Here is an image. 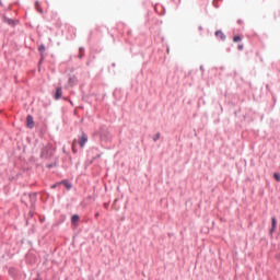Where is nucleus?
Instances as JSON below:
<instances>
[{
    "mask_svg": "<svg viewBox=\"0 0 280 280\" xmlns=\"http://www.w3.org/2000/svg\"><path fill=\"white\" fill-rule=\"evenodd\" d=\"M39 156L45 161H49V159L54 156V145L46 144L45 147H43Z\"/></svg>",
    "mask_w": 280,
    "mask_h": 280,
    "instance_id": "obj_1",
    "label": "nucleus"
},
{
    "mask_svg": "<svg viewBox=\"0 0 280 280\" xmlns=\"http://www.w3.org/2000/svg\"><path fill=\"white\" fill-rule=\"evenodd\" d=\"M98 135L102 141H108L110 139V131H108V127L106 126L101 127Z\"/></svg>",
    "mask_w": 280,
    "mask_h": 280,
    "instance_id": "obj_2",
    "label": "nucleus"
},
{
    "mask_svg": "<svg viewBox=\"0 0 280 280\" xmlns=\"http://www.w3.org/2000/svg\"><path fill=\"white\" fill-rule=\"evenodd\" d=\"M88 142H89V136H86V133L82 132L80 140H79L80 148H84V145H86Z\"/></svg>",
    "mask_w": 280,
    "mask_h": 280,
    "instance_id": "obj_3",
    "label": "nucleus"
},
{
    "mask_svg": "<svg viewBox=\"0 0 280 280\" xmlns=\"http://www.w3.org/2000/svg\"><path fill=\"white\" fill-rule=\"evenodd\" d=\"M26 126H27V128H34V117H32V115H28L27 117H26Z\"/></svg>",
    "mask_w": 280,
    "mask_h": 280,
    "instance_id": "obj_4",
    "label": "nucleus"
},
{
    "mask_svg": "<svg viewBox=\"0 0 280 280\" xmlns=\"http://www.w3.org/2000/svg\"><path fill=\"white\" fill-rule=\"evenodd\" d=\"M214 36L223 42L226 40V35L222 31H215Z\"/></svg>",
    "mask_w": 280,
    "mask_h": 280,
    "instance_id": "obj_5",
    "label": "nucleus"
},
{
    "mask_svg": "<svg viewBox=\"0 0 280 280\" xmlns=\"http://www.w3.org/2000/svg\"><path fill=\"white\" fill-rule=\"evenodd\" d=\"M68 84H69V86H75V84H78V77H75V75L70 77L68 80Z\"/></svg>",
    "mask_w": 280,
    "mask_h": 280,
    "instance_id": "obj_6",
    "label": "nucleus"
},
{
    "mask_svg": "<svg viewBox=\"0 0 280 280\" xmlns=\"http://www.w3.org/2000/svg\"><path fill=\"white\" fill-rule=\"evenodd\" d=\"M62 97V88H57L55 93V100H60Z\"/></svg>",
    "mask_w": 280,
    "mask_h": 280,
    "instance_id": "obj_7",
    "label": "nucleus"
},
{
    "mask_svg": "<svg viewBox=\"0 0 280 280\" xmlns=\"http://www.w3.org/2000/svg\"><path fill=\"white\" fill-rule=\"evenodd\" d=\"M75 222H80V215H78V214H73V215L71 217V224H72L73 226H75Z\"/></svg>",
    "mask_w": 280,
    "mask_h": 280,
    "instance_id": "obj_8",
    "label": "nucleus"
},
{
    "mask_svg": "<svg viewBox=\"0 0 280 280\" xmlns=\"http://www.w3.org/2000/svg\"><path fill=\"white\" fill-rule=\"evenodd\" d=\"M61 185H63L66 187V189H71L73 187V185L71 183H69V180L65 179L61 182Z\"/></svg>",
    "mask_w": 280,
    "mask_h": 280,
    "instance_id": "obj_9",
    "label": "nucleus"
},
{
    "mask_svg": "<svg viewBox=\"0 0 280 280\" xmlns=\"http://www.w3.org/2000/svg\"><path fill=\"white\" fill-rule=\"evenodd\" d=\"M78 58H79L80 60H82V58H84V47H80V48H79Z\"/></svg>",
    "mask_w": 280,
    "mask_h": 280,
    "instance_id": "obj_10",
    "label": "nucleus"
},
{
    "mask_svg": "<svg viewBox=\"0 0 280 280\" xmlns=\"http://www.w3.org/2000/svg\"><path fill=\"white\" fill-rule=\"evenodd\" d=\"M241 40H242V36H240V35H235L233 37V43H240Z\"/></svg>",
    "mask_w": 280,
    "mask_h": 280,
    "instance_id": "obj_11",
    "label": "nucleus"
},
{
    "mask_svg": "<svg viewBox=\"0 0 280 280\" xmlns=\"http://www.w3.org/2000/svg\"><path fill=\"white\" fill-rule=\"evenodd\" d=\"M160 139H161V132L155 133L154 137H153L154 143H156V141L160 140Z\"/></svg>",
    "mask_w": 280,
    "mask_h": 280,
    "instance_id": "obj_12",
    "label": "nucleus"
},
{
    "mask_svg": "<svg viewBox=\"0 0 280 280\" xmlns=\"http://www.w3.org/2000/svg\"><path fill=\"white\" fill-rule=\"evenodd\" d=\"M271 226L273 228V229H277V218H271Z\"/></svg>",
    "mask_w": 280,
    "mask_h": 280,
    "instance_id": "obj_13",
    "label": "nucleus"
},
{
    "mask_svg": "<svg viewBox=\"0 0 280 280\" xmlns=\"http://www.w3.org/2000/svg\"><path fill=\"white\" fill-rule=\"evenodd\" d=\"M4 21L8 23V25H14V20L12 19L4 18Z\"/></svg>",
    "mask_w": 280,
    "mask_h": 280,
    "instance_id": "obj_14",
    "label": "nucleus"
},
{
    "mask_svg": "<svg viewBox=\"0 0 280 280\" xmlns=\"http://www.w3.org/2000/svg\"><path fill=\"white\" fill-rule=\"evenodd\" d=\"M35 8L37 12H39V14H43V9H40V5L38 4V2H35Z\"/></svg>",
    "mask_w": 280,
    "mask_h": 280,
    "instance_id": "obj_15",
    "label": "nucleus"
},
{
    "mask_svg": "<svg viewBox=\"0 0 280 280\" xmlns=\"http://www.w3.org/2000/svg\"><path fill=\"white\" fill-rule=\"evenodd\" d=\"M273 178L277 180V183H280V174L279 173H273Z\"/></svg>",
    "mask_w": 280,
    "mask_h": 280,
    "instance_id": "obj_16",
    "label": "nucleus"
},
{
    "mask_svg": "<svg viewBox=\"0 0 280 280\" xmlns=\"http://www.w3.org/2000/svg\"><path fill=\"white\" fill-rule=\"evenodd\" d=\"M38 51H39V54H45V45H40L38 47Z\"/></svg>",
    "mask_w": 280,
    "mask_h": 280,
    "instance_id": "obj_17",
    "label": "nucleus"
},
{
    "mask_svg": "<svg viewBox=\"0 0 280 280\" xmlns=\"http://www.w3.org/2000/svg\"><path fill=\"white\" fill-rule=\"evenodd\" d=\"M56 165H58V164L56 162H54V163L47 164L46 167L48 170H51V167H56Z\"/></svg>",
    "mask_w": 280,
    "mask_h": 280,
    "instance_id": "obj_18",
    "label": "nucleus"
},
{
    "mask_svg": "<svg viewBox=\"0 0 280 280\" xmlns=\"http://www.w3.org/2000/svg\"><path fill=\"white\" fill-rule=\"evenodd\" d=\"M61 182L60 183H56L54 185L50 186V189H56V187H60Z\"/></svg>",
    "mask_w": 280,
    "mask_h": 280,
    "instance_id": "obj_19",
    "label": "nucleus"
},
{
    "mask_svg": "<svg viewBox=\"0 0 280 280\" xmlns=\"http://www.w3.org/2000/svg\"><path fill=\"white\" fill-rule=\"evenodd\" d=\"M237 49H238V51H242V50L244 49V45H242V44L238 45V46H237Z\"/></svg>",
    "mask_w": 280,
    "mask_h": 280,
    "instance_id": "obj_20",
    "label": "nucleus"
},
{
    "mask_svg": "<svg viewBox=\"0 0 280 280\" xmlns=\"http://www.w3.org/2000/svg\"><path fill=\"white\" fill-rule=\"evenodd\" d=\"M75 145H77V142L73 141V143H72V151H73V152H77V151H75Z\"/></svg>",
    "mask_w": 280,
    "mask_h": 280,
    "instance_id": "obj_21",
    "label": "nucleus"
},
{
    "mask_svg": "<svg viewBox=\"0 0 280 280\" xmlns=\"http://www.w3.org/2000/svg\"><path fill=\"white\" fill-rule=\"evenodd\" d=\"M275 231H277V228H272V226H271V229H270L269 233L273 234V233H275Z\"/></svg>",
    "mask_w": 280,
    "mask_h": 280,
    "instance_id": "obj_22",
    "label": "nucleus"
},
{
    "mask_svg": "<svg viewBox=\"0 0 280 280\" xmlns=\"http://www.w3.org/2000/svg\"><path fill=\"white\" fill-rule=\"evenodd\" d=\"M238 25H244V21L243 20H237Z\"/></svg>",
    "mask_w": 280,
    "mask_h": 280,
    "instance_id": "obj_23",
    "label": "nucleus"
},
{
    "mask_svg": "<svg viewBox=\"0 0 280 280\" xmlns=\"http://www.w3.org/2000/svg\"><path fill=\"white\" fill-rule=\"evenodd\" d=\"M30 198H31V199L36 198V194L30 195Z\"/></svg>",
    "mask_w": 280,
    "mask_h": 280,
    "instance_id": "obj_24",
    "label": "nucleus"
},
{
    "mask_svg": "<svg viewBox=\"0 0 280 280\" xmlns=\"http://www.w3.org/2000/svg\"><path fill=\"white\" fill-rule=\"evenodd\" d=\"M94 218H100V212H96V213L94 214Z\"/></svg>",
    "mask_w": 280,
    "mask_h": 280,
    "instance_id": "obj_25",
    "label": "nucleus"
},
{
    "mask_svg": "<svg viewBox=\"0 0 280 280\" xmlns=\"http://www.w3.org/2000/svg\"><path fill=\"white\" fill-rule=\"evenodd\" d=\"M199 31L202 32V26H199Z\"/></svg>",
    "mask_w": 280,
    "mask_h": 280,
    "instance_id": "obj_26",
    "label": "nucleus"
},
{
    "mask_svg": "<svg viewBox=\"0 0 280 280\" xmlns=\"http://www.w3.org/2000/svg\"><path fill=\"white\" fill-rule=\"evenodd\" d=\"M213 5L218 8V4H215V2H213Z\"/></svg>",
    "mask_w": 280,
    "mask_h": 280,
    "instance_id": "obj_27",
    "label": "nucleus"
}]
</instances>
